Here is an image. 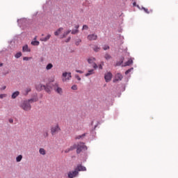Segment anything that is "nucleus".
<instances>
[{
	"label": "nucleus",
	"instance_id": "412c9836",
	"mask_svg": "<svg viewBox=\"0 0 178 178\" xmlns=\"http://www.w3.org/2000/svg\"><path fill=\"white\" fill-rule=\"evenodd\" d=\"M52 67H54V65H52V63H49V64L46 66V70H51V69H52Z\"/></svg>",
	"mask_w": 178,
	"mask_h": 178
},
{
	"label": "nucleus",
	"instance_id": "f704fd0d",
	"mask_svg": "<svg viewBox=\"0 0 178 178\" xmlns=\"http://www.w3.org/2000/svg\"><path fill=\"white\" fill-rule=\"evenodd\" d=\"M71 88H72V90H77V85L72 86Z\"/></svg>",
	"mask_w": 178,
	"mask_h": 178
},
{
	"label": "nucleus",
	"instance_id": "0eeeda50",
	"mask_svg": "<svg viewBox=\"0 0 178 178\" xmlns=\"http://www.w3.org/2000/svg\"><path fill=\"white\" fill-rule=\"evenodd\" d=\"M54 87V90L56 91V92H57L58 94H60V95L63 94V90H62L61 88L59 87V84L55 83Z\"/></svg>",
	"mask_w": 178,
	"mask_h": 178
},
{
	"label": "nucleus",
	"instance_id": "bb28decb",
	"mask_svg": "<svg viewBox=\"0 0 178 178\" xmlns=\"http://www.w3.org/2000/svg\"><path fill=\"white\" fill-rule=\"evenodd\" d=\"M104 58H105V59H106V60H109V59H111L112 58V56H111V55L107 54L104 56Z\"/></svg>",
	"mask_w": 178,
	"mask_h": 178
},
{
	"label": "nucleus",
	"instance_id": "9d476101",
	"mask_svg": "<svg viewBox=\"0 0 178 178\" xmlns=\"http://www.w3.org/2000/svg\"><path fill=\"white\" fill-rule=\"evenodd\" d=\"M122 79H123V76L122 75V74H117L115 75V79H114V83L115 81H120V80H122Z\"/></svg>",
	"mask_w": 178,
	"mask_h": 178
},
{
	"label": "nucleus",
	"instance_id": "6e6552de",
	"mask_svg": "<svg viewBox=\"0 0 178 178\" xmlns=\"http://www.w3.org/2000/svg\"><path fill=\"white\" fill-rule=\"evenodd\" d=\"M112 73L111 72H107L104 75V79L106 80V83H109V81H111L112 80Z\"/></svg>",
	"mask_w": 178,
	"mask_h": 178
},
{
	"label": "nucleus",
	"instance_id": "c756f323",
	"mask_svg": "<svg viewBox=\"0 0 178 178\" xmlns=\"http://www.w3.org/2000/svg\"><path fill=\"white\" fill-rule=\"evenodd\" d=\"M2 98H6V94L0 95V99H2Z\"/></svg>",
	"mask_w": 178,
	"mask_h": 178
},
{
	"label": "nucleus",
	"instance_id": "79ce46f5",
	"mask_svg": "<svg viewBox=\"0 0 178 178\" xmlns=\"http://www.w3.org/2000/svg\"><path fill=\"white\" fill-rule=\"evenodd\" d=\"M76 73H80V74H83V71L79 70H76Z\"/></svg>",
	"mask_w": 178,
	"mask_h": 178
},
{
	"label": "nucleus",
	"instance_id": "a878e982",
	"mask_svg": "<svg viewBox=\"0 0 178 178\" xmlns=\"http://www.w3.org/2000/svg\"><path fill=\"white\" fill-rule=\"evenodd\" d=\"M20 56H22V52H18L15 55V58H16L17 59H19Z\"/></svg>",
	"mask_w": 178,
	"mask_h": 178
},
{
	"label": "nucleus",
	"instance_id": "72a5a7b5",
	"mask_svg": "<svg viewBox=\"0 0 178 178\" xmlns=\"http://www.w3.org/2000/svg\"><path fill=\"white\" fill-rule=\"evenodd\" d=\"M82 30H88V26H87V25H83V28H82Z\"/></svg>",
	"mask_w": 178,
	"mask_h": 178
},
{
	"label": "nucleus",
	"instance_id": "ea45409f",
	"mask_svg": "<svg viewBox=\"0 0 178 178\" xmlns=\"http://www.w3.org/2000/svg\"><path fill=\"white\" fill-rule=\"evenodd\" d=\"M86 136V134H83L81 136H79L76 138H78V140H80V138H81V137H84Z\"/></svg>",
	"mask_w": 178,
	"mask_h": 178
},
{
	"label": "nucleus",
	"instance_id": "5701e85b",
	"mask_svg": "<svg viewBox=\"0 0 178 178\" xmlns=\"http://www.w3.org/2000/svg\"><path fill=\"white\" fill-rule=\"evenodd\" d=\"M39 152L41 155H45L46 154L45 149L44 148H40L39 149Z\"/></svg>",
	"mask_w": 178,
	"mask_h": 178
},
{
	"label": "nucleus",
	"instance_id": "4468645a",
	"mask_svg": "<svg viewBox=\"0 0 178 178\" xmlns=\"http://www.w3.org/2000/svg\"><path fill=\"white\" fill-rule=\"evenodd\" d=\"M49 38H51V35H47V37L40 38V41L47 42V41H48V40H49Z\"/></svg>",
	"mask_w": 178,
	"mask_h": 178
},
{
	"label": "nucleus",
	"instance_id": "8fccbe9b",
	"mask_svg": "<svg viewBox=\"0 0 178 178\" xmlns=\"http://www.w3.org/2000/svg\"><path fill=\"white\" fill-rule=\"evenodd\" d=\"M3 66V63H0V67H2Z\"/></svg>",
	"mask_w": 178,
	"mask_h": 178
},
{
	"label": "nucleus",
	"instance_id": "a19ab883",
	"mask_svg": "<svg viewBox=\"0 0 178 178\" xmlns=\"http://www.w3.org/2000/svg\"><path fill=\"white\" fill-rule=\"evenodd\" d=\"M102 66H104V63H102V64H100L99 65V69H100L101 70H102Z\"/></svg>",
	"mask_w": 178,
	"mask_h": 178
},
{
	"label": "nucleus",
	"instance_id": "6ab92c4d",
	"mask_svg": "<svg viewBox=\"0 0 178 178\" xmlns=\"http://www.w3.org/2000/svg\"><path fill=\"white\" fill-rule=\"evenodd\" d=\"M31 45H33L35 47H38V45H40V42L37 40H33L31 42Z\"/></svg>",
	"mask_w": 178,
	"mask_h": 178
},
{
	"label": "nucleus",
	"instance_id": "c9c22d12",
	"mask_svg": "<svg viewBox=\"0 0 178 178\" xmlns=\"http://www.w3.org/2000/svg\"><path fill=\"white\" fill-rule=\"evenodd\" d=\"M80 42H81V40L79 39L76 42V45L79 46L80 45Z\"/></svg>",
	"mask_w": 178,
	"mask_h": 178
},
{
	"label": "nucleus",
	"instance_id": "37998d69",
	"mask_svg": "<svg viewBox=\"0 0 178 178\" xmlns=\"http://www.w3.org/2000/svg\"><path fill=\"white\" fill-rule=\"evenodd\" d=\"M49 134H48V131H46L44 134V137H48Z\"/></svg>",
	"mask_w": 178,
	"mask_h": 178
},
{
	"label": "nucleus",
	"instance_id": "4c0bfd02",
	"mask_svg": "<svg viewBox=\"0 0 178 178\" xmlns=\"http://www.w3.org/2000/svg\"><path fill=\"white\" fill-rule=\"evenodd\" d=\"M93 68L98 69V65H97V63H93Z\"/></svg>",
	"mask_w": 178,
	"mask_h": 178
},
{
	"label": "nucleus",
	"instance_id": "473e14b6",
	"mask_svg": "<svg viewBox=\"0 0 178 178\" xmlns=\"http://www.w3.org/2000/svg\"><path fill=\"white\" fill-rule=\"evenodd\" d=\"M143 9L144 10V12H145V13L149 14V11L148 10V8H145L143 7Z\"/></svg>",
	"mask_w": 178,
	"mask_h": 178
},
{
	"label": "nucleus",
	"instance_id": "423d86ee",
	"mask_svg": "<svg viewBox=\"0 0 178 178\" xmlns=\"http://www.w3.org/2000/svg\"><path fill=\"white\" fill-rule=\"evenodd\" d=\"M97 38H98V35H97L95 34V33L90 34V35H88V37H87V39H88L89 41H95V40H97Z\"/></svg>",
	"mask_w": 178,
	"mask_h": 178
},
{
	"label": "nucleus",
	"instance_id": "20e7f679",
	"mask_svg": "<svg viewBox=\"0 0 178 178\" xmlns=\"http://www.w3.org/2000/svg\"><path fill=\"white\" fill-rule=\"evenodd\" d=\"M60 131V127H59V124H56L51 128V134L52 136H55L57 133Z\"/></svg>",
	"mask_w": 178,
	"mask_h": 178
},
{
	"label": "nucleus",
	"instance_id": "de8ad7c7",
	"mask_svg": "<svg viewBox=\"0 0 178 178\" xmlns=\"http://www.w3.org/2000/svg\"><path fill=\"white\" fill-rule=\"evenodd\" d=\"M9 123H13V119H10L9 120Z\"/></svg>",
	"mask_w": 178,
	"mask_h": 178
},
{
	"label": "nucleus",
	"instance_id": "4be33fe9",
	"mask_svg": "<svg viewBox=\"0 0 178 178\" xmlns=\"http://www.w3.org/2000/svg\"><path fill=\"white\" fill-rule=\"evenodd\" d=\"M93 50L95 51V52H99V51L101 50V47L98 46H95L93 47Z\"/></svg>",
	"mask_w": 178,
	"mask_h": 178
},
{
	"label": "nucleus",
	"instance_id": "f03ea898",
	"mask_svg": "<svg viewBox=\"0 0 178 178\" xmlns=\"http://www.w3.org/2000/svg\"><path fill=\"white\" fill-rule=\"evenodd\" d=\"M76 145V154H80L83 149H87V147L84 145V143H78Z\"/></svg>",
	"mask_w": 178,
	"mask_h": 178
},
{
	"label": "nucleus",
	"instance_id": "9b49d317",
	"mask_svg": "<svg viewBox=\"0 0 178 178\" xmlns=\"http://www.w3.org/2000/svg\"><path fill=\"white\" fill-rule=\"evenodd\" d=\"M76 143H75L72 146H71L70 148L66 149L65 150V154H67V153L70 152V151H73V149H76Z\"/></svg>",
	"mask_w": 178,
	"mask_h": 178
},
{
	"label": "nucleus",
	"instance_id": "aec40b11",
	"mask_svg": "<svg viewBox=\"0 0 178 178\" xmlns=\"http://www.w3.org/2000/svg\"><path fill=\"white\" fill-rule=\"evenodd\" d=\"M63 30V28H59L56 31L54 32L55 35H59L60 32Z\"/></svg>",
	"mask_w": 178,
	"mask_h": 178
},
{
	"label": "nucleus",
	"instance_id": "3c124183",
	"mask_svg": "<svg viewBox=\"0 0 178 178\" xmlns=\"http://www.w3.org/2000/svg\"><path fill=\"white\" fill-rule=\"evenodd\" d=\"M34 41H35V40H37V36H35V38H33Z\"/></svg>",
	"mask_w": 178,
	"mask_h": 178
},
{
	"label": "nucleus",
	"instance_id": "a18cd8bd",
	"mask_svg": "<svg viewBox=\"0 0 178 178\" xmlns=\"http://www.w3.org/2000/svg\"><path fill=\"white\" fill-rule=\"evenodd\" d=\"M6 86H3L1 87V90H6Z\"/></svg>",
	"mask_w": 178,
	"mask_h": 178
},
{
	"label": "nucleus",
	"instance_id": "b1692460",
	"mask_svg": "<svg viewBox=\"0 0 178 178\" xmlns=\"http://www.w3.org/2000/svg\"><path fill=\"white\" fill-rule=\"evenodd\" d=\"M22 159H23V156H22V155H19V156H17V158H16L17 162H20V161H22Z\"/></svg>",
	"mask_w": 178,
	"mask_h": 178
},
{
	"label": "nucleus",
	"instance_id": "dca6fc26",
	"mask_svg": "<svg viewBox=\"0 0 178 178\" xmlns=\"http://www.w3.org/2000/svg\"><path fill=\"white\" fill-rule=\"evenodd\" d=\"M95 73L94 70H90L88 71V73H86L85 76L86 77H88V76H91V74H94Z\"/></svg>",
	"mask_w": 178,
	"mask_h": 178
},
{
	"label": "nucleus",
	"instance_id": "c85d7f7f",
	"mask_svg": "<svg viewBox=\"0 0 178 178\" xmlns=\"http://www.w3.org/2000/svg\"><path fill=\"white\" fill-rule=\"evenodd\" d=\"M103 49H104V51H107V49H109V46H108V45H104V46L103 47Z\"/></svg>",
	"mask_w": 178,
	"mask_h": 178
},
{
	"label": "nucleus",
	"instance_id": "f257e3e1",
	"mask_svg": "<svg viewBox=\"0 0 178 178\" xmlns=\"http://www.w3.org/2000/svg\"><path fill=\"white\" fill-rule=\"evenodd\" d=\"M37 101H38V98H33L28 100H25L20 105V108H22V109H23L24 111H30L31 109V104H33V102H37Z\"/></svg>",
	"mask_w": 178,
	"mask_h": 178
},
{
	"label": "nucleus",
	"instance_id": "1a4fd4ad",
	"mask_svg": "<svg viewBox=\"0 0 178 178\" xmlns=\"http://www.w3.org/2000/svg\"><path fill=\"white\" fill-rule=\"evenodd\" d=\"M75 170L79 173V172H86V170H87V168H86V167L83 166L82 165H78Z\"/></svg>",
	"mask_w": 178,
	"mask_h": 178
},
{
	"label": "nucleus",
	"instance_id": "a211bd4d",
	"mask_svg": "<svg viewBox=\"0 0 178 178\" xmlns=\"http://www.w3.org/2000/svg\"><path fill=\"white\" fill-rule=\"evenodd\" d=\"M130 65H133V60H131V58H130L129 60H128V61H127L124 66H130Z\"/></svg>",
	"mask_w": 178,
	"mask_h": 178
},
{
	"label": "nucleus",
	"instance_id": "7ed1b4c3",
	"mask_svg": "<svg viewBox=\"0 0 178 178\" xmlns=\"http://www.w3.org/2000/svg\"><path fill=\"white\" fill-rule=\"evenodd\" d=\"M72 79V73L71 72H63V83L66 81H69Z\"/></svg>",
	"mask_w": 178,
	"mask_h": 178
},
{
	"label": "nucleus",
	"instance_id": "09e8293b",
	"mask_svg": "<svg viewBox=\"0 0 178 178\" xmlns=\"http://www.w3.org/2000/svg\"><path fill=\"white\" fill-rule=\"evenodd\" d=\"M122 63H123V60H122L121 63H117V66H120V65H122Z\"/></svg>",
	"mask_w": 178,
	"mask_h": 178
},
{
	"label": "nucleus",
	"instance_id": "f8f14e48",
	"mask_svg": "<svg viewBox=\"0 0 178 178\" xmlns=\"http://www.w3.org/2000/svg\"><path fill=\"white\" fill-rule=\"evenodd\" d=\"M20 94V92L19 91H16V92H14L12 95H11V98L12 99H16V97H19V95Z\"/></svg>",
	"mask_w": 178,
	"mask_h": 178
},
{
	"label": "nucleus",
	"instance_id": "cd10ccee",
	"mask_svg": "<svg viewBox=\"0 0 178 178\" xmlns=\"http://www.w3.org/2000/svg\"><path fill=\"white\" fill-rule=\"evenodd\" d=\"M77 33H79V29L72 31V34H77Z\"/></svg>",
	"mask_w": 178,
	"mask_h": 178
},
{
	"label": "nucleus",
	"instance_id": "603ef678",
	"mask_svg": "<svg viewBox=\"0 0 178 178\" xmlns=\"http://www.w3.org/2000/svg\"><path fill=\"white\" fill-rule=\"evenodd\" d=\"M133 5H134V6H136V2H134V3H133Z\"/></svg>",
	"mask_w": 178,
	"mask_h": 178
},
{
	"label": "nucleus",
	"instance_id": "f3484780",
	"mask_svg": "<svg viewBox=\"0 0 178 178\" xmlns=\"http://www.w3.org/2000/svg\"><path fill=\"white\" fill-rule=\"evenodd\" d=\"M41 88H44L46 92H51V89L45 86L40 85Z\"/></svg>",
	"mask_w": 178,
	"mask_h": 178
},
{
	"label": "nucleus",
	"instance_id": "39448f33",
	"mask_svg": "<svg viewBox=\"0 0 178 178\" xmlns=\"http://www.w3.org/2000/svg\"><path fill=\"white\" fill-rule=\"evenodd\" d=\"M68 178H74L79 176V172L76 170L74 171H70L67 174Z\"/></svg>",
	"mask_w": 178,
	"mask_h": 178
},
{
	"label": "nucleus",
	"instance_id": "c03bdc74",
	"mask_svg": "<svg viewBox=\"0 0 178 178\" xmlns=\"http://www.w3.org/2000/svg\"><path fill=\"white\" fill-rule=\"evenodd\" d=\"M71 40V38L69 37L66 40H65V42H69V41H70Z\"/></svg>",
	"mask_w": 178,
	"mask_h": 178
},
{
	"label": "nucleus",
	"instance_id": "7c9ffc66",
	"mask_svg": "<svg viewBox=\"0 0 178 178\" xmlns=\"http://www.w3.org/2000/svg\"><path fill=\"white\" fill-rule=\"evenodd\" d=\"M75 78L78 79L79 81H81V78L80 77V76H79L78 74L75 75Z\"/></svg>",
	"mask_w": 178,
	"mask_h": 178
},
{
	"label": "nucleus",
	"instance_id": "2f4dec72",
	"mask_svg": "<svg viewBox=\"0 0 178 178\" xmlns=\"http://www.w3.org/2000/svg\"><path fill=\"white\" fill-rule=\"evenodd\" d=\"M25 91H26V94L27 95L29 94V92H30V91H31V88H27Z\"/></svg>",
	"mask_w": 178,
	"mask_h": 178
},
{
	"label": "nucleus",
	"instance_id": "e433bc0d",
	"mask_svg": "<svg viewBox=\"0 0 178 178\" xmlns=\"http://www.w3.org/2000/svg\"><path fill=\"white\" fill-rule=\"evenodd\" d=\"M131 70H133V68L127 70V71L125 72V74H129V73H130V72H131Z\"/></svg>",
	"mask_w": 178,
	"mask_h": 178
},
{
	"label": "nucleus",
	"instance_id": "49530a36",
	"mask_svg": "<svg viewBox=\"0 0 178 178\" xmlns=\"http://www.w3.org/2000/svg\"><path fill=\"white\" fill-rule=\"evenodd\" d=\"M79 27H80V26H79V25H76V26H75V29H76V30H79Z\"/></svg>",
	"mask_w": 178,
	"mask_h": 178
},
{
	"label": "nucleus",
	"instance_id": "393cba45",
	"mask_svg": "<svg viewBox=\"0 0 178 178\" xmlns=\"http://www.w3.org/2000/svg\"><path fill=\"white\" fill-rule=\"evenodd\" d=\"M69 34H70V31H67L65 32V33H63V38H65V37H66L67 35H69Z\"/></svg>",
	"mask_w": 178,
	"mask_h": 178
},
{
	"label": "nucleus",
	"instance_id": "2eb2a0df",
	"mask_svg": "<svg viewBox=\"0 0 178 178\" xmlns=\"http://www.w3.org/2000/svg\"><path fill=\"white\" fill-rule=\"evenodd\" d=\"M23 52H30V49H29V45L26 44L22 47Z\"/></svg>",
	"mask_w": 178,
	"mask_h": 178
},
{
	"label": "nucleus",
	"instance_id": "ddd939ff",
	"mask_svg": "<svg viewBox=\"0 0 178 178\" xmlns=\"http://www.w3.org/2000/svg\"><path fill=\"white\" fill-rule=\"evenodd\" d=\"M95 60H96V59L94 57H90V58H88V63L90 65H91L92 63H95Z\"/></svg>",
	"mask_w": 178,
	"mask_h": 178
},
{
	"label": "nucleus",
	"instance_id": "58836bf2",
	"mask_svg": "<svg viewBox=\"0 0 178 178\" xmlns=\"http://www.w3.org/2000/svg\"><path fill=\"white\" fill-rule=\"evenodd\" d=\"M30 59H31V58H29V57H24L23 58V60H30Z\"/></svg>",
	"mask_w": 178,
	"mask_h": 178
}]
</instances>
